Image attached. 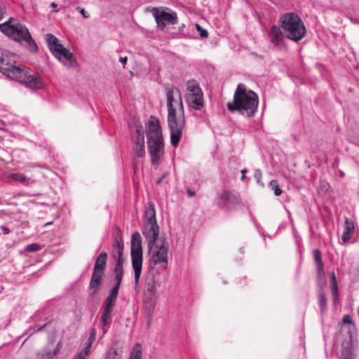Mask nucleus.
Segmentation results:
<instances>
[{"label": "nucleus", "instance_id": "nucleus-1", "mask_svg": "<svg viewBox=\"0 0 359 359\" xmlns=\"http://www.w3.org/2000/svg\"><path fill=\"white\" fill-rule=\"evenodd\" d=\"M145 128L151 164L158 165L161 158L164 154L163 137L159 119L151 116Z\"/></svg>", "mask_w": 359, "mask_h": 359}, {"label": "nucleus", "instance_id": "nucleus-2", "mask_svg": "<svg viewBox=\"0 0 359 359\" xmlns=\"http://www.w3.org/2000/svg\"><path fill=\"white\" fill-rule=\"evenodd\" d=\"M0 31L9 38L21 43L30 52L37 51V45L28 28L17 19L10 18L5 22L0 24Z\"/></svg>", "mask_w": 359, "mask_h": 359}, {"label": "nucleus", "instance_id": "nucleus-3", "mask_svg": "<svg viewBox=\"0 0 359 359\" xmlns=\"http://www.w3.org/2000/svg\"><path fill=\"white\" fill-rule=\"evenodd\" d=\"M259 104L258 96L252 90H247L243 85H238L234 93L233 102L227 104L230 111H239L252 116L255 114Z\"/></svg>", "mask_w": 359, "mask_h": 359}, {"label": "nucleus", "instance_id": "nucleus-4", "mask_svg": "<svg viewBox=\"0 0 359 359\" xmlns=\"http://www.w3.org/2000/svg\"><path fill=\"white\" fill-rule=\"evenodd\" d=\"M0 72L7 77L18 81L33 90L43 88V83L39 76L28 75L25 69L10 64L3 53L0 55Z\"/></svg>", "mask_w": 359, "mask_h": 359}, {"label": "nucleus", "instance_id": "nucleus-5", "mask_svg": "<svg viewBox=\"0 0 359 359\" xmlns=\"http://www.w3.org/2000/svg\"><path fill=\"white\" fill-rule=\"evenodd\" d=\"M280 25L288 39L299 41L305 36L306 29L304 23L294 13L283 15L280 19Z\"/></svg>", "mask_w": 359, "mask_h": 359}, {"label": "nucleus", "instance_id": "nucleus-6", "mask_svg": "<svg viewBox=\"0 0 359 359\" xmlns=\"http://www.w3.org/2000/svg\"><path fill=\"white\" fill-rule=\"evenodd\" d=\"M167 123L170 134V144L173 147H177L186 125L184 111L168 113Z\"/></svg>", "mask_w": 359, "mask_h": 359}, {"label": "nucleus", "instance_id": "nucleus-7", "mask_svg": "<svg viewBox=\"0 0 359 359\" xmlns=\"http://www.w3.org/2000/svg\"><path fill=\"white\" fill-rule=\"evenodd\" d=\"M186 103L194 110L201 111L204 107V94L198 82L190 79L186 82Z\"/></svg>", "mask_w": 359, "mask_h": 359}, {"label": "nucleus", "instance_id": "nucleus-8", "mask_svg": "<svg viewBox=\"0 0 359 359\" xmlns=\"http://www.w3.org/2000/svg\"><path fill=\"white\" fill-rule=\"evenodd\" d=\"M130 243L132 265L134 270V283L137 286L140 282L142 268V239L138 231L133 233Z\"/></svg>", "mask_w": 359, "mask_h": 359}, {"label": "nucleus", "instance_id": "nucleus-9", "mask_svg": "<svg viewBox=\"0 0 359 359\" xmlns=\"http://www.w3.org/2000/svg\"><path fill=\"white\" fill-rule=\"evenodd\" d=\"M48 47L51 53L60 60L65 66L72 67L76 65V60L72 53L63 45L59 43L58 39L52 34L46 35Z\"/></svg>", "mask_w": 359, "mask_h": 359}, {"label": "nucleus", "instance_id": "nucleus-10", "mask_svg": "<svg viewBox=\"0 0 359 359\" xmlns=\"http://www.w3.org/2000/svg\"><path fill=\"white\" fill-rule=\"evenodd\" d=\"M107 259V252H101L97 257L93 268V272L90 283V289L93 290V294L97 292L98 288L101 284L104 271L106 267Z\"/></svg>", "mask_w": 359, "mask_h": 359}, {"label": "nucleus", "instance_id": "nucleus-11", "mask_svg": "<svg viewBox=\"0 0 359 359\" xmlns=\"http://www.w3.org/2000/svg\"><path fill=\"white\" fill-rule=\"evenodd\" d=\"M166 105L168 113L184 111L182 95L178 88L167 86L165 88Z\"/></svg>", "mask_w": 359, "mask_h": 359}, {"label": "nucleus", "instance_id": "nucleus-12", "mask_svg": "<svg viewBox=\"0 0 359 359\" xmlns=\"http://www.w3.org/2000/svg\"><path fill=\"white\" fill-rule=\"evenodd\" d=\"M151 252V263L159 265L162 269H166L168 266V245L166 242H161L153 246Z\"/></svg>", "mask_w": 359, "mask_h": 359}, {"label": "nucleus", "instance_id": "nucleus-13", "mask_svg": "<svg viewBox=\"0 0 359 359\" xmlns=\"http://www.w3.org/2000/svg\"><path fill=\"white\" fill-rule=\"evenodd\" d=\"M281 27L273 25L269 32L268 39L277 50H281L285 47V34H284Z\"/></svg>", "mask_w": 359, "mask_h": 359}, {"label": "nucleus", "instance_id": "nucleus-14", "mask_svg": "<svg viewBox=\"0 0 359 359\" xmlns=\"http://www.w3.org/2000/svg\"><path fill=\"white\" fill-rule=\"evenodd\" d=\"M142 234L148 243L149 248L151 250L159 234L157 222H145L142 229Z\"/></svg>", "mask_w": 359, "mask_h": 359}, {"label": "nucleus", "instance_id": "nucleus-15", "mask_svg": "<svg viewBox=\"0 0 359 359\" xmlns=\"http://www.w3.org/2000/svg\"><path fill=\"white\" fill-rule=\"evenodd\" d=\"M153 15L158 25L162 28L165 27L167 24L175 25L177 21V14L175 12L169 13L155 8Z\"/></svg>", "mask_w": 359, "mask_h": 359}, {"label": "nucleus", "instance_id": "nucleus-16", "mask_svg": "<svg viewBox=\"0 0 359 359\" xmlns=\"http://www.w3.org/2000/svg\"><path fill=\"white\" fill-rule=\"evenodd\" d=\"M237 203H238L237 196L227 191H224L220 194L217 202L219 207L225 208H230L232 205Z\"/></svg>", "mask_w": 359, "mask_h": 359}, {"label": "nucleus", "instance_id": "nucleus-17", "mask_svg": "<svg viewBox=\"0 0 359 359\" xmlns=\"http://www.w3.org/2000/svg\"><path fill=\"white\" fill-rule=\"evenodd\" d=\"M113 309V306L104 304V309L100 318V325L103 330L102 335L107 332L104 327L111 323Z\"/></svg>", "mask_w": 359, "mask_h": 359}, {"label": "nucleus", "instance_id": "nucleus-18", "mask_svg": "<svg viewBox=\"0 0 359 359\" xmlns=\"http://www.w3.org/2000/svg\"><path fill=\"white\" fill-rule=\"evenodd\" d=\"M156 287L154 276L149 274L146 277L144 282V292L149 295L150 299H153L156 294Z\"/></svg>", "mask_w": 359, "mask_h": 359}, {"label": "nucleus", "instance_id": "nucleus-19", "mask_svg": "<svg viewBox=\"0 0 359 359\" xmlns=\"http://www.w3.org/2000/svg\"><path fill=\"white\" fill-rule=\"evenodd\" d=\"M314 261L316 264L317 272L319 278L325 279V273L324 271L323 263L321 258V252L319 250L316 249L313 252Z\"/></svg>", "mask_w": 359, "mask_h": 359}, {"label": "nucleus", "instance_id": "nucleus-20", "mask_svg": "<svg viewBox=\"0 0 359 359\" xmlns=\"http://www.w3.org/2000/svg\"><path fill=\"white\" fill-rule=\"evenodd\" d=\"M8 178L11 180L19 182L26 186H29L34 183V180L20 173H11L8 175Z\"/></svg>", "mask_w": 359, "mask_h": 359}, {"label": "nucleus", "instance_id": "nucleus-21", "mask_svg": "<svg viewBox=\"0 0 359 359\" xmlns=\"http://www.w3.org/2000/svg\"><path fill=\"white\" fill-rule=\"evenodd\" d=\"M355 229V225L353 222L349 220L348 218H346L345 220V226L344 231L341 236V240L345 243L349 241L351 235L353 234Z\"/></svg>", "mask_w": 359, "mask_h": 359}, {"label": "nucleus", "instance_id": "nucleus-22", "mask_svg": "<svg viewBox=\"0 0 359 359\" xmlns=\"http://www.w3.org/2000/svg\"><path fill=\"white\" fill-rule=\"evenodd\" d=\"M145 222H157L154 204L149 202L144 212Z\"/></svg>", "mask_w": 359, "mask_h": 359}, {"label": "nucleus", "instance_id": "nucleus-23", "mask_svg": "<svg viewBox=\"0 0 359 359\" xmlns=\"http://www.w3.org/2000/svg\"><path fill=\"white\" fill-rule=\"evenodd\" d=\"M123 245L117 238L115 239L112 246V257L118 260L123 259Z\"/></svg>", "mask_w": 359, "mask_h": 359}, {"label": "nucleus", "instance_id": "nucleus-24", "mask_svg": "<svg viewBox=\"0 0 359 359\" xmlns=\"http://www.w3.org/2000/svg\"><path fill=\"white\" fill-rule=\"evenodd\" d=\"M330 287L333 297V302L334 304H337V302L338 301L339 293L337 277L334 272H332L330 274Z\"/></svg>", "mask_w": 359, "mask_h": 359}, {"label": "nucleus", "instance_id": "nucleus-25", "mask_svg": "<svg viewBox=\"0 0 359 359\" xmlns=\"http://www.w3.org/2000/svg\"><path fill=\"white\" fill-rule=\"evenodd\" d=\"M144 144V135L142 126L140 123L136 125V137L134 140V145Z\"/></svg>", "mask_w": 359, "mask_h": 359}, {"label": "nucleus", "instance_id": "nucleus-26", "mask_svg": "<svg viewBox=\"0 0 359 359\" xmlns=\"http://www.w3.org/2000/svg\"><path fill=\"white\" fill-rule=\"evenodd\" d=\"M118 290H116V287H112L109 292V294L105 299L104 304L114 306L117 299Z\"/></svg>", "mask_w": 359, "mask_h": 359}, {"label": "nucleus", "instance_id": "nucleus-27", "mask_svg": "<svg viewBox=\"0 0 359 359\" xmlns=\"http://www.w3.org/2000/svg\"><path fill=\"white\" fill-rule=\"evenodd\" d=\"M142 345L136 343L130 352V359H142Z\"/></svg>", "mask_w": 359, "mask_h": 359}, {"label": "nucleus", "instance_id": "nucleus-28", "mask_svg": "<svg viewBox=\"0 0 359 359\" xmlns=\"http://www.w3.org/2000/svg\"><path fill=\"white\" fill-rule=\"evenodd\" d=\"M318 303L321 311H324L327 307V299L323 291L318 292Z\"/></svg>", "mask_w": 359, "mask_h": 359}, {"label": "nucleus", "instance_id": "nucleus-29", "mask_svg": "<svg viewBox=\"0 0 359 359\" xmlns=\"http://www.w3.org/2000/svg\"><path fill=\"white\" fill-rule=\"evenodd\" d=\"M133 152L135 155L139 158H142L145 156V147L142 145H134Z\"/></svg>", "mask_w": 359, "mask_h": 359}, {"label": "nucleus", "instance_id": "nucleus-30", "mask_svg": "<svg viewBox=\"0 0 359 359\" xmlns=\"http://www.w3.org/2000/svg\"><path fill=\"white\" fill-rule=\"evenodd\" d=\"M269 187L273 190L274 194L277 196H280L283 192L277 180H271L269 183Z\"/></svg>", "mask_w": 359, "mask_h": 359}, {"label": "nucleus", "instance_id": "nucleus-31", "mask_svg": "<svg viewBox=\"0 0 359 359\" xmlns=\"http://www.w3.org/2000/svg\"><path fill=\"white\" fill-rule=\"evenodd\" d=\"M340 359H355V355L350 348H344L341 351Z\"/></svg>", "mask_w": 359, "mask_h": 359}, {"label": "nucleus", "instance_id": "nucleus-32", "mask_svg": "<svg viewBox=\"0 0 359 359\" xmlns=\"http://www.w3.org/2000/svg\"><path fill=\"white\" fill-rule=\"evenodd\" d=\"M88 347H84L82 350L76 353L73 359H85L90 353Z\"/></svg>", "mask_w": 359, "mask_h": 359}, {"label": "nucleus", "instance_id": "nucleus-33", "mask_svg": "<svg viewBox=\"0 0 359 359\" xmlns=\"http://www.w3.org/2000/svg\"><path fill=\"white\" fill-rule=\"evenodd\" d=\"M124 259H118L116 260L115 268H114V273H123V263Z\"/></svg>", "mask_w": 359, "mask_h": 359}, {"label": "nucleus", "instance_id": "nucleus-34", "mask_svg": "<svg viewBox=\"0 0 359 359\" xmlns=\"http://www.w3.org/2000/svg\"><path fill=\"white\" fill-rule=\"evenodd\" d=\"M40 250H41L40 246L36 243H32V244L27 245L25 248V252H37Z\"/></svg>", "mask_w": 359, "mask_h": 359}, {"label": "nucleus", "instance_id": "nucleus-35", "mask_svg": "<svg viewBox=\"0 0 359 359\" xmlns=\"http://www.w3.org/2000/svg\"><path fill=\"white\" fill-rule=\"evenodd\" d=\"M117 351L114 348H110L106 355L105 359H116Z\"/></svg>", "mask_w": 359, "mask_h": 359}, {"label": "nucleus", "instance_id": "nucleus-36", "mask_svg": "<svg viewBox=\"0 0 359 359\" xmlns=\"http://www.w3.org/2000/svg\"><path fill=\"white\" fill-rule=\"evenodd\" d=\"M123 273H115L116 285L113 287H116V290H119V287L122 281Z\"/></svg>", "mask_w": 359, "mask_h": 359}, {"label": "nucleus", "instance_id": "nucleus-37", "mask_svg": "<svg viewBox=\"0 0 359 359\" xmlns=\"http://www.w3.org/2000/svg\"><path fill=\"white\" fill-rule=\"evenodd\" d=\"M196 29L200 32V36L202 38H207L208 36V33L207 30L203 29L198 24H196Z\"/></svg>", "mask_w": 359, "mask_h": 359}, {"label": "nucleus", "instance_id": "nucleus-38", "mask_svg": "<svg viewBox=\"0 0 359 359\" xmlns=\"http://www.w3.org/2000/svg\"><path fill=\"white\" fill-rule=\"evenodd\" d=\"M254 177L258 184L261 183L262 172L260 170H255Z\"/></svg>", "mask_w": 359, "mask_h": 359}, {"label": "nucleus", "instance_id": "nucleus-39", "mask_svg": "<svg viewBox=\"0 0 359 359\" xmlns=\"http://www.w3.org/2000/svg\"><path fill=\"white\" fill-rule=\"evenodd\" d=\"M6 13V6L3 4L0 3V20H1L4 18Z\"/></svg>", "mask_w": 359, "mask_h": 359}, {"label": "nucleus", "instance_id": "nucleus-40", "mask_svg": "<svg viewBox=\"0 0 359 359\" xmlns=\"http://www.w3.org/2000/svg\"><path fill=\"white\" fill-rule=\"evenodd\" d=\"M95 340V337L90 335L88 337V342L86 344L85 347H88V349L90 350L92 344Z\"/></svg>", "mask_w": 359, "mask_h": 359}, {"label": "nucleus", "instance_id": "nucleus-41", "mask_svg": "<svg viewBox=\"0 0 359 359\" xmlns=\"http://www.w3.org/2000/svg\"><path fill=\"white\" fill-rule=\"evenodd\" d=\"M77 11L83 15L85 18H88L90 17V15L83 8L78 7Z\"/></svg>", "mask_w": 359, "mask_h": 359}, {"label": "nucleus", "instance_id": "nucleus-42", "mask_svg": "<svg viewBox=\"0 0 359 359\" xmlns=\"http://www.w3.org/2000/svg\"><path fill=\"white\" fill-rule=\"evenodd\" d=\"M0 231L5 235L8 234L11 232L10 229L5 226H0Z\"/></svg>", "mask_w": 359, "mask_h": 359}, {"label": "nucleus", "instance_id": "nucleus-43", "mask_svg": "<svg viewBox=\"0 0 359 359\" xmlns=\"http://www.w3.org/2000/svg\"><path fill=\"white\" fill-rule=\"evenodd\" d=\"M343 320L345 323H351V318L348 315H345L343 318Z\"/></svg>", "mask_w": 359, "mask_h": 359}, {"label": "nucleus", "instance_id": "nucleus-44", "mask_svg": "<svg viewBox=\"0 0 359 359\" xmlns=\"http://www.w3.org/2000/svg\"><path fill=\"white\" fill-rule=\"evenodd\" d=\"M187 194L189 195V196L190 197H194L196 196V192L190 189H188L187 190Z\"/></svg>", "mask_w": 359, "mask_h": 359}, {"label": "nucleus", "instance_id": "nucleus-45", "mask_svg": "<svg viewBox=\"0 0 359 359\" xmlns=\"http://www.w3.org/2000/svg\"><path fill=\"white\" fill-rule=\"evenodd\" d=\"M96 334H97V332H96L95 328H92L90 330V335L96 338Z\"/></svg>", "mask_w": 359, "mask_h": 359}, {"label": "nucleus", "instance_id": "nucleus-46", "mask_svg": "<svg viewBox=\"0 0 359 359\" xmlns=\"http://www.w3.org/2000/svg\"><path fill=\"white\" fill-rule=\"evenodd\" d=\"M127 60H128L127 57H121L119 58V62H121L122 64H126Z\"/></svg>", "mask_w": 359, "mask_h": 359}, {"label": "nucleus", "instance_id": "nucleus-47", "mask_svg": "<svg viewBox=\"0 0 359 359\" xmlns=\"http://www.w3.org/2000/svg\"><path fill=\"white\" fill-rule=\"evenodd\" d=\"M247 170L245 169H243L241 170L242 176H241V180H244L245 179V173Z\"/></svg>", "mask_w": 359, "mask_h": 359}, {"label": "nucleus", "instance_id": "nucleus-48", "mask_svg": "<svg viewBox=\"0 0 359 359\" xmlns=\"http://www.w3.org/2000/svg\"><path fill=\"white\" fill-rule=\"evenodd\" d=\"M165 176H166V173L163 174L162 175V177L156 181V183L158 184H159L163 181V180L165 177Z\"/></svg>", "mask_w": 359, "mask_h": 359}, {"label": "nucleus", "instance_id": "nucleus-49", "mask_svg": "<svg viewBox=\"0 0 359 359\" xmlns=\"http://www.w3.org/2000/svg\"><path fill=\"white\" fill-rule=\"evenodd\" d=\"M50 6L53 8H55L57 6V5L55 2H52L50 4Z\"/></svg>", "mask_w": 359, "mask_h": 359}, {"label": "nucleus", "instance_id": "nucleus-50", "mask_svg": "<svg viewBox=\"0 0 359 359\" xmlns=\"http://www.w3.org/2000/svg\"><path fill=\"white\" fill-rule=\"evenodd\" d=\"M351 21L353 22V23H359V21H358L357 20L355 19H353V18H351Z\"/></svg>", "mask_w": 359, "mask_h": 359}, {"label": "nucleus", "instance_id": "nucleus-51", "mask_svg": "<svg viewBox=\"0 0 359 359\" xmlns=\"http://www.w3.org/2000/svg\"><path fill=\"white\" fill-rule=\"evenodd\" d=\"M51 224H52V222H47L46 224H44V226H46L50 225Z\"/></svg>", "mask_w": 359, "mask_h": 359}, {"label": "nucleus", "instance_id": "nucleus-52", "mask_svg": "<svg viewBox=\"0 0 359 359\" xmlns=\"http://www.w3.org/2000/svg\"><path fill=\"white\" fill-rule=\"evenodd\" d=\"M54 355H56L57 354V351H55L54 353H53Z\"/></svg>", "mask_w": 359, "mask_h": 359}]
</instances>
